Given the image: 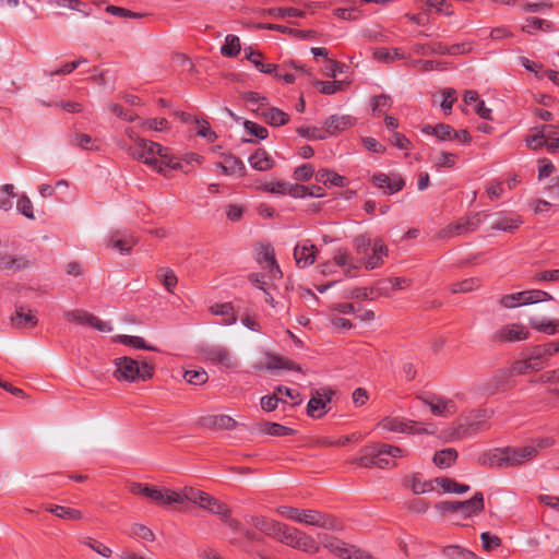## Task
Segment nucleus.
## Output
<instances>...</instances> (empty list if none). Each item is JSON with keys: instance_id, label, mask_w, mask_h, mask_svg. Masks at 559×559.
Wrapping results in <instances>:
<instances>
[{"instance_id": "4be33fe9", "label": "nucleus", "mask_w": 559, "mask_h": 559, "mask_svg": "<svg viewBox=\"0 0 559 559\" xmlns=\"http://www.w3.org/2000/svg\"><path fill=\"white\" fill-rule=\"evenodd\" d=\"M372 180L373 183L379 189H382L386 194H393L402 190L404 187V180L397 175L389 176L386 174L379 173L373 175Z\"/></svg>"}, {"instance_id": "b1692460", "label": "nucleus", "mask_w": 559, "mask_h": 559, "mask_svg": "<svg viewBox=\"0 0 559 559\" xmlns=\"http://www.w3.org/2000/svg\"><path fill=\"white\" fill-rule=\"evenodd\" d=\"M356 119L349 115H333L324 122V128L330 134L345 131L355 124Z\"/></svg>"}, {"instance_id": "7c9ffc66", "label": "nucleus", "mask_w": 559, "mask_h": 559, "mask_svg": "<svg viewBox=\"0 0 559 559\" xmlns=\"http://www.w3.org/2000/svg\"><path fill=\"white\" fill-rule=\"evenodd\" d=\"M388 249L382 240L377 239L372 245V254L367 258L365 267L367 270H374L383 263V258L386 257Z\"/></svg>"}, {"instance_id": "09e8293b", "label": "nucleus", "mask_w": 559, "mask_h": 559, "mask_svg": "<svg viewBox=\"0 0 559 559\" xmlns=\"http://www.w3.org/2000/svg\"><path fill=\"white\" fill-rule=\"evenodd\" d=\"M457 158L459 157L455 153L441 151L432 158L433 167L437 170H440L441 168H454Z\"/></svg>"}, {"instance_id": "603ef678", "label": "nucleus", "mask_w": 559, "mask_h": 559, "mask_svg": "<svg viewBox=\"0 0 559 559\" xmlns=\"http://www.w3.org/2000/svg\"><path fill=\"white\" fill-rule=\"evenodd\" d=\"M347 85L348 82L342 80L316 82L318 90L325 95H333L337 92L344 91Z\"/></svg>"}, {"instance_id": "13d9d810", "label": "nucleus", "mask_w": 559, "mask_h": 559, "mask_svg": "<svg viewBox=\"0 0 559 559\" xmlns=\"http://www.w3.org/2000/svg\"><path fill=\"white\" fill-rule=\"evenodd\" d=\"M373 56L377 60L383 62H393L404 58L403 53H401L397 48H379L374 51Z\"/></svg>"}, {"instance_id": "423d86ee", "label": "nucleus", "mask_w": 559, "mask_h": 559, "mask_svg": "<svg viewBox=\"0 0 559 559\" xmlns=\"http://www.w3.org/2000/svg\"><path fill=\"white\" fill-rule=\"evenodd\" d=\"M276 540L306 554L312 555L319 551V544L313 537L307 535L296 527L288 526L284 523Z\"/></svg>"}, {"instance_id": "39448f33", "label": "nucleus", "mask_w": 559, "mask_h": 559, "mask_svg": "<svg viewBox=\"0 0 559 559\" xmlns=\"http://www.w3.org/2000/svg\"><path fill=\"white\" fill-rule=\"evenodd\" d=\"M379 427L388 432L405 435H435L438 430L432 423L424 424L402 417H385L379 423Z\"/></svg>"}, {"instance_id": "4468645a", "label": "nucleus", "mask_w": 559, "mask_h": 559, "mask_svg": "<svg viewBox=\"0 0 559 559\" xmlns=\"http://www.w3.org/2000/svg\"><path fill=\"white\" fill-rule=\"evenodd\" d=\"M325 547L341 559H373L370 554L338 539L330 540L325 544Z\"/></svg>"}, {"instance_id": "f3484780", "label": "nucleus", "mask_w": 559, "mask_h": 559, "mask_svg": "<svg viewBox=\"0 0 559 559\" xmlns=\"http://www.w3.org/2000/svg\"><path fill=\"white\" fill-rule=\"evenodd\" d=\"M530 332L526 326L519 323L506 324L498 329L495 338L499 342H519L528 337Z\"/></svg>"}, {"instance_id": "de8ad7c7", "label": "nucleus", "mask_w": 559, "mask_h": 559, "mask_svg": "<svg viewBox=\"0 0 559 559\" xmlns=\"http://www.w3.org/2000/svg\"><path fill=\"white\" fill-rule=\"evenodd\" d=\"M457 459L456 450L452 448L438 451L433 455V463L440 468L450 467Z\"/></svg>"}, {"instance_id": "c85d7f7f", "label": "nucleus", "mask_w": 559, "mask_h": 559, "mask_svg": "<svg viewBox=\"0 0 559 559\" xmlns=\"http://www.w3.org/2000/svg\"><path fill=\"white\" fill-rule=\"evenodd\" d=\"M459 513L463 516H471L484 510V496L476 492L473 498L465 501H457Z\"/></svg>"}, {"instance_id": "c03bdc74", "label": "nucleus", "mask_w": 559, "mask_h": 559, "mask_svg": "<svg viewBox=\"0 0 559 559\" xmlns=\"http://www.w3.org/2000/svg\"><path fill=\"white\" fill-rule=\"evenodd\" d=\"M525 144L530 150L537 151L542 147L547 148V140L545 138L542 126L531 130V133L525 138Z\"/></svg>"}, {"instance_id": "6e6552de", "label": "nucleus", "mask_w": 559, "mask_h": 559, "mask_svg": "<svg viewBox=\"0 0 559 559\" xmlns=\"http://www.w3.org/2000/svg\"><path fill=\"white\" fill-rule=\"evenodd\" d=\"M554 297L547 292L540 289H531L501 297L500 304L506 308H514L518 306H526L537 304L545 300H551Z\"/></svg>"}, {"instance_id": "4c0bfd02", "label": "nucleus", "mask_w": 559, "mask_h": 559, "mask_svg": "<svg viewBox=\"0 0 559 559\" xmlns=\"http://www.w3.org/2000/svg\"><path fill=\"white\" fill-rule=\"evenodd\" d=\"M522 31L527 34H533L536 31L550 33L555 31V27L551 21L538 17H528L522 25Z\"/></svg>"}, {"instance_id": "20e7f679", "label": "nucleus", "mask_w": 559, "mask_h": 559, "mask_svg": "<svg viewBox=\"0 0 559 559\" xmlns=\"http://www.w3.org/2000/svg\"><path fill=\"white\" fill-rule=\"evenodd\" d=\"M115 377L119 381L136 382L145 381L153 376V367L145 361L139 362L135 359L123 356L115 360Z\"/></svg>"}, {"instance_id": "ea45409f", "label": "nucleus", "mask_w": 559, "mask_h": 559, "mask_svg": "<svg viewBox=\"0 0 559 559\" xmlns=\"http://www.w3.org/2000/svg\"><path fill=\"white\" fill-rule=\"evenodd\" d=\"M142 132H165L169 130V122L165 118H147L139 121Z\"/></svg>"}, {"instance_id": "774afa93", "label": "nucleus", "mask_w": 559, "mask_h": 559, "mask_svg": "<svg viewBox=\"0 0 559 559\" xmlns=\"http://www.w3.org/2000/svg\"><path fill=\"white\" fill-rule=\"evenodd\" d=\"M444 552L450 559H477L475 554L460 546H449Z\"/></svg>"}, {"instance_id": "6ab92c4d", "label": "nucleus", "mask_w": 559, "mask_h": 559, "mask_svg": "<svg viewBox=\"0 0 559 559\" xmlns=\"http://www.w3.org/2000/svg\"><path fill=\"white\" fill-rule=\"evenodd\" d=\"M317 248L310 240H304L295 246L294 259L299 267L311 265L316 261Z\"/></svg>"}, {"instance_id": "6e6d98bb", "label": "nucleus", "mask_w": 559, "mask_h": 559, "mask_svg": "<svg viewBox=\"0 0 559 559\" xmlns=\"http://www.w3.org/2000/svg\"><path fill=\"white\" fill-rule=\"evenodd\" d=\"M261 431L269 436L285 437L293 433V429L277 423H264L261 425Z\"/></svg>"}, {"instance_id": "1a4fd4ad", "label": "nucleus", "mask_w": 559, "mask_h": 559, "mask_svg": "<svg viewBox=\"0 0 559 559\" xmlns=\"http://www.w3.org/2000/svg\"><path fill=\"white\" fill-rule=\"evenodd\" d=\"M334 391L328 388L316 390L308 402L307 413L312 418H320L330 411Z\"/></svg>"}, {"instance_id": "3c124183", "label": "nucleus", "mask_w": 559, "mask_h": 559, "mask_svg": "<svg viewBox=\"0 0 559 559\" xmlns=\"http://www.w3.org/2000/svg\"><path fill=\"white\" fill-rule=\"evenodd\" d=\"M240 39L238 36L229 34L225 37L224 45L221 47V53L224 57L233 58L240 52Z\"/></svg>"}, {"instance_id": "393cba45", "label": "nucleus", "mask_w": 559, "mask_h": 559, "mask_svg": "<svg viewBox=\"0 0 559 559\" xmlns=\"http://www.w3.org/2000/svg\"><path fill=\"white\" fill-rule=\"evenodd\" d=\"M508 457L506 448H497L483 453L478 461L485 466H508Z\"/></svg>"}, {"instance_id": "a878e982", "label": "nucleus", "mask_w": 559, "mask_h": 559, "mask_svg": "<svg viewBox=\"0 0 559 559\" xmlns=\"http://www.w3.org/2000/svg\"><path fill=\"white\" fill-rule=\"evenodd\" d=\"M11 323L15 328H33L37 324V318L29 308L16 307L14 314L11 317Z\"/></svg>"}, {"instance_id": "f704fd0d", "label": "nucleus", "mask_w": 559, "mask_h": 559, "mask_svg": "<svg viewBox=\"0 0 559 559\" xmlns=\"http://www.w3.org/2000/svg\"><path fill=\"white\" fill-rule=\"evenodd\" d=\"M249 164L255 170L265 171L273 167L274 160L265 150L259 148L249 157Z\"/></svg>"}, {"instance_id": "e2e57ef3", "label": "nucleus", "mask_w": 559, "mask_h": 559, "mask_svg": "<svg viewBox=\"0 0 559 559\" xmlns=\"http://www.w3.org/2000/svg\"><path fill=\"white\" fill-rule=\"evenodd\" d=\"M534 329L548 335H554L559 331L557 323L549 319L531 320Z\"/></svg>"}, {"instance_id": "c9c22d12", "label": "nucleus", "mask_w": 559, "mask_h": 559, "mask_svg": "<svg viewBox=\"0 0 559 559\" xmlns=\"http://www.w3.org/2000/svg\"><path fill=\"white\" fill-rule=\"evenodd\" d=\"M316 180L322 182L328 187H340L343 188L347 185V179L344 176L336 174L333 170L320 169L316 173Z\"/></svg>"}, {"instance_id": "dca6fc26", "label": "nucleus", "mask_w": 559, "mask_h": 559, "mask_svg": "<svg viewBox=\"0 0 559 559\" xmlns=\"http://www.w3.org/2000/svg\"><path fill=\"white\" fill-rule=\"evenodd\" d=\"M258 116H260L266 123L273 127H281L289 121V116L285 111L270 107L269 103H261L259 107L252 109Z\"/></svg>"}, {"instance_id": "412c9836", "label": "nucleus", "mask_w": 559, "mask_h": 559, "mask_svg": "<svg viewBox=\"0 0 559 559\" xmlns=\"http://www.w3.org/2000/svg\"><path fill=\"white\" fill-rule=\"evenodd\" d=\"M254 368L258 370H280V369H288V370H297L300 371V367L295 365L293 361L284 359L282 357L266 354L263 360L257 362Z\"/></svg>"}, {"instance_id": "69168bd1", "label": "nucleus", "mask_w": 559, "mask_h": 559, "mask_svg": "<svg viewBox=\"0 0 559 559\" xmlns=\"http://www.w3.org/2000/svg\"><path fill=\"white\" fill-rule=\"evenodd\" d=\"M158 277L163 282L164 287L167 292L173 293L177 285V276L175 273L166 267H162L158 270Z\"/></svg>"}, {"instance_id": "4d7b16f0", "label": "nucleus", "mask_w": 559, "mask_h": 559, "mask_svg": "<svg viewBox=\"0 0 559 559\" xmlns=\"http://www.w3.org/2000/svg\"><path fill=\"white\" fill-rule=\"evenodd\" d=\"M205 491L195 489L193 487H185L182 490L178 491V496L180 497V501L176 502L177 504L183 503L186 500L190 501L194 504H200L201 498L203 497Z\"/></svg>"}, {"instance_id": "052dcab7", "label": "nucleus", "mask_w": 559, "mask_h": 559, "mask_svg": "<svg viewBox=\"0 0 559 559\" xmlns=\"http://www.w3.org/2000/svg\"><path fill=\"white\" fill-rule=\"evenodd\" d=\"M287 185L288 182L285 181L270 180L262 182L261 186H259V189L273 194L286 195Z\"/></svg>"}, {"instance_id": "9b49d317", "label": "nucleus", "mask_w": 559, "mask_h": 559, "mask_svg": "<svg viewBox=\"0 0 559 559\" xmlns=\"http://www.w3.org/2000/svg\"><path fill=\"white\" fill-rule=\"evenodd\" d=\"M64 317L70 322H75L82 325L93 328L102 333H108L112 331L110 322L103 321L96 316L84 310L68 311L64 313Z\"/></svg>"}, {"instance_id": "0eeeda50", "label": "nucleus", "mask_w": 559, "mask_h": 559, "mask_svg": "<svg viewBox=\"0 0 559 559\" xmlns=\"http://www.w3.org/2000/svg\"><path fill=\"white\" fill-rule=\"evenodd\" d=\"M360 267V262L354 259L347 251H338L335 253L333 260L325 261L319 265L320 272L323 275H333L341 269L345 276H354L355 271Z\"/></svg>"}, {"instance_id": "c756f323", "label": "nucleus", "mask_w": 559, "mask_h": 559, "mask_svg": "<svg viewBox=\"0 0 559 559\" xmlns=\"http://www.w3.org/2000/svg\"><path fill=\"white\" fill-rule=\"evenodd\" d=\"M210 312L223 318L222 324L231 325L237 322V316L231 302H217L210 307Z\"/></svg>"}, {"instance_id": "72a5a7b5", "label": "nucleus", "mask_w": 559, "mask_h": 559, "mask_svg": "<svg viewBox=\"0 0 559 559\" xmlns=\"http://www.w3.org/2000/svg\"><path fill=\"white\" fill-rule=\"evenodd\" d=\"M46 511L52 513L59 519L68 521H81L84 518L81 510L59 504H50L46 507Z\"/></svg>"}, {"instance_id": "8fccbe9b", "label": "nucleus", "mask_w": 559, "mask_h": 559, "mask_svg": "<svg viewBox=\"0 0 559 559\" xmlns=\"http://www.w3.org/2000/svg\"><path fill=\"white\" fill-rule=\"evenodd\" d=\"M116 341L123 345H127V346H130L133 348H138V349H145V350H150V352L156 350V347L146 344L144 338H142L141 336L118 335V336H116Z\"/></svg>"}, {"instance_id": "bf43d9fd", "label": "nucleus", "mask_w": 559, "mask_h": 559, "mask_svg": "<svg viewBox=\"0 0 559 559\" xmlns=\"http://www.w3.org/2000/svg\"><path fill=\"white\" fill-rule=\"evenodd\" d=\"M531 447L535 448V457L540 451L550 449L555 445L556 439L552 436H540L532 438L530 441Z\"/></svg>"}, {"instance_id": "bb28decb", "label": "nucleus", "mask_w": 559, "mask_h": 559, "mask_svg": "<svg viewBox=\"0 0 559 559\" xmlns=\"http://www.w3.org/2000/svg\"><path fill=\"white\" fill-rule=\"evenodd\" d=\"M420 131L426 135L436 136L441 142L453 141L454 129L450 124H424Z\"/></svg>"}, {"instance_id": "f8f14e48", "label": "nucleus", "mask_w": 559, "mask_h": 559, "mask_svg": "<svg viewBox=\"0 0 559 559\" xmlns=\"http://www.w3.org/2000/svg\"><path fill=\"white\" fill-rule=\"evenodd\" d=\"M257 262L267 272V277L277 280L282 277V271L275 260V252L269 243H261L257 250Z\"/></svg>"}, {"instance_id": "a18cd8bd", "label": "nucleus", "mask_w": 559, "mask_h": 559, "mask_svg": "<svg viewBox=\"0 0 559 559\" xmlns=\"http://www.w3.org/2000/svg\"><path fill=\"white\" fill-rule=\"evenodd\" d=\"M435 483L440 486L444 492L465 493L469 490L468 485L459 484L456 480L448 477H438Z\"/></svg>"}, {"instance_id": "aec40b11", "label": "nucleus", "mask_w": 559, "mask_h": 559, "mask_svg": "<svg viewBox=\"0 0 559 559\" xmlns=\"http://www.w3.org/2000/svg\"><path fill=\"white\" fill-rule=\"evenodd\" d=\"M246 521L253 525L258 531H260L264 535L272 537L274 539L277 538L283 525V523H280L265 516L250 515L246 518Z\"/></svg>"}, {"instance_id": "864d4df0", "label": "nucleus", "mask_w": 559, "mask_h": 559, "mask_svg": "<svg viewBox=\"0 0 559 559\" xmlns=\"http://www.w3.org/2000/svg\"><path fill=\"white\" fill-rule=\"evenodd\" d=\"M71 143L82 150L97 151L99 145L96 139L86 133H76L72 136Z\"/></svg>"}, {"instance_id": "2eb2a0df", "label": "nucleus", "mask_w": 559, "mask_h": 559, "mask_svg": "<svg viewBox=\"0 0 559 559\" xmlns=\"http://www.w3.org/2000/svg\"><path fill=\"white\" fill-rule=\"evenodd\" d=\"M204 357L214 362L222 365L225 368L234 369L237 367V359L233 356L229 349L222 345H212L203 350Z\"/></svg>"}, {"instance_id": "ddd939ff", "label": "nucleus", "mask_w": 559, "mask_h": 559, "mask_svg": "<svg viewBox=\"0 0 559 559\" xmlns=\"http://www.w3.org/2000/svg\"><path fill=\"white\" fill-rule=\"evenodd\" d=\"M435 416L448 417L456 413L457 406L452 399L432 394L419 399Z\"/></svg>"}, {"instance_id": "473e14b6", "label": "nucleus", "mask_w": 559, "mask_h": 559, "mask_svg": "<svg viewBox=\"0 0 559 559\" xmlns=\"http://www.w3.org/2000/svg\"><path fill=\"white\" fill-rule=\"evenodd\" d=\"M523 221L520 216L500 214L491 224L495 230L513 231L522 225Z\"/></svg>"}, {"instance_id": "f03ea898", "label": "nucleus", "mask_w": 559, "mask_h": 559, "mask_svg": "<svg viewBox=\"0 0 559 559\" xmlns=\"http://www.w3.org/2000/svg\"><path fill=\"white\" fill-rule=\"evenodd\" d=\"M406 454V451L402 448L386 443H376L366 447L357 462L364 467L386 468L395 465L392 462L393 459L404 457Z\"/></svg>"}, {"instance_id": "7ed1b4c3", "label": "nucleus", "mask_w": 559, "mask_h": 559, "mask_svg": "<svg viewBox=\"0 0 559 559\" xmlns=\"http://www.w3.org/2000/svg\"><path fill=\"white\" fill-rule=\"evenodd\" d=\"M276 513L287 520L316 526L324 530L336 528V522L331 516L312 509H297L288 506H281Z\"/></svg>"}, {"instance_id": "79ce46f5", "label": "nucleus", "mask_w": 559, "mask_h": 559, "mask_svg": "<svg viewBox=\"0 0 559 559\" xmlns=\"http://www.w3.org/2000/svg\"><path fill=\"white\" fill-rule=\"evenodd\" d=\"M493 415L492 409L484 408L475 411L468 417L469 427L474 432L485 428L487 420Z\"/></svg>"}, {"instance_id": "5fc2aeb1", "label": "nucleus", "mask_w": 559, "mask_h": 559, "mask_svg": "<svg viewBox=\"0 0 559 559\" xmlns=\"http://www.w3.org/2000/svg\"><path fill=\"white\" fill-rule=\"evenodd\" d=\"M16 197L14 193V186L7 183L0 187V210L9 211L13 206V199Z\"/></svg>"}, {"instance_id": "a19ab883", "label": "nucleus", "mask_w": 559, "mask_h": 559, "mask_svg": "<svg viewBox=\"0 0 559 559\" xmlns=\"http://www.w3.org/2000/svg\"><path fill=\"white\" fill-rule=\"evenodd\" d=\"M286 68H292L294 69L296 72H304V69L302 67L300 66H297L295 62H292V63H288V64H285L283 67H280L277 64H275V70L272 71V75L278 80V81H283L284 83L286 84H292L295 82L296 80V75L295 73L286 70Z\"/></svg>"}, {"instance_id": "49530a36", "label": "nucleus", "mask_w": 559, "mask_h": 559, "mask_svg": "<svg viewBox=\"0 0 559 559\" xmlns=\"http://www.w3.org/2000/svg\"><path fill=\"white\" fill-rule=\"evenodd\" d=\"M286 194L293 198H306V197H314L322 198L324 195L323 189L321 187L317 188V192H310L309 187L301 185H292L288 182Z\"/></svg>"}, {"instance_id": "e433bc0d", "label": "nucleus", "mask_w": 559, "mask_h": 559, "mask_svg": "<svg viewBox=\"0 0 559 559\" xmlns=\"http://www.w3.org/2000/svg\"><path fill=\"white\" fill-rule=\"evenodd\" d=\"M243 52L246 59L250 61L259 72L270 74L275 70L274 63H265L263 61V55L261 52L254 51L250 47L245 48Z\"/></svg>"}, {"instance_id": "5701e85b", "label": "nucleus", "mask_w": 559, "mask_h": 559, "mask_svg": "<svg viewBox=\"0 0 559 559\" xmlns=\"http://www.w3.org/2000/svg\"><path fill=\"white\" fill-rule=\"evenodd\" d=\"M147 499L159 507H167L180 501L178 491L168 488L160 489L157 487H152Z\"/></svg>"}, {"instance_id": "2f4dec72", "label": "nucleus", "mask_w": 559, "mask_h": 559, "mask_svg": "<svg viewBox=\"0 0 559 559\" xmlns=\"http://www.w3.org/2000/svg\"><path fill=\"white\" fill-rule=\"evenodd\" d=\"M29 265V260L22 255L0 254V270L16 272Z\"/></svg>"}, {"instance_id": "338daca9", "label": "nucleus", "mask_w": 559, "mask_h": 559, "mask_svg": "<svg viewBox=\"0 0 559 559\" xmlns=\"http://www.w3.org/2000/svg\"><path fill=\"white\" fill-rule=\"evenodd\" d=\"M130 535L145 542H153L155 536L153 532L145 525L135 523L130 528Z\"/></svg>"}, {"instance_id": "f257e3e1", "label": "nucleus", "mask_w": 559, "mask_h": 559, "mask_svg": "<svg viewBox=\"0 0 559 559\" xmlns=\"http://www.w3.org/2000/svg\"><path fill=\"white\" fill-rule=\"evenodd\" d=\"M129 152L134 158L164 176L180 167V159L168 147L151 140L136 138L135 145H131Z\"/></svg>"}, {"instance_id": "37998d69", "label": "nucleus", "mask_w": 559, "mask_h": 559, "mask_svg": "<svg viewBox=\"0 0 559 559\" xmlns=\"http://www.w3.org/2000/svg\"><path fill=\"white\" fill-rule=\"evenodd\" d=\"M542 128L547 140V151L551 154L559 153V124H544Z\"/></svg>"}, {"instance_id": "9d476101", "label": "nucleus", "mask_w": 559, "mask_h": 559, "mask_svg": "<svg viewBox=\"0 0 559 559\" xmlns=\"http://www.w3.org/2000/svg\"><path fill=\"white\" fill-rule=\"evenodd\" d=\"M136 242V237L127 229L114 230L105 239L107 248L118 250L123 255L130 254Z\"/></svg>"}, {"instance_id": "58836bf2", "label": "nucleus", "mask_w": 559, "mask_h": 559, "mask_svg": "<svg viewBox=\"0 0 559 559\" xmlns=\"http://www.w3.org/2000/svg\"><path fill=\"white\" fill-rule=\"evenodd\" d=\"M200 508L206 510L207 512L217 515L218 518L222 515V513L228 508V506L215 497L209 495L207 492H204L203 497L201 498V502L199 504Z\"/></svg>"}, {"instance_id": "a211bd4d", "label": "nucleus", "mask_w": 559, "mask_h": 559, "mask_svg": "<svg viewBox=\"0 0 559 559\" xmlns=\"http://www.w3.org/2000/svg\"><path fill=\"white\" fill-rule=\"evenodd\" d=\"M508 466H516L526 463L535 457V448L530 442L520 447H506Z\"/></svg>"}, {"instance_id": "cd10ccee", "label": "nucleus", "mask_w": 559, "mask_h": 559, "mask_svg": "<svg viewBox=\"0 0 559 559\" xmlns=\"http://www.w3.org/2000/svg\"><path fill=\"white\" fill-rule=\"evenodd\" d=\"M222 174L227 176L239 175L242 176L246 171L245 164L235 156H226L222 162L215 165Z\"/></svg>"}, {"instance_id": "680f3d73", "label": "nucleus", "mask_w": 559, "mask_h": 559, "mask_svg": "<svg viewBox=\"0 0 559 559\" xmlns=\"http://www.w3.org/2000/svg\"><path fill=\"white\" fill-rule=\"evenodd\" d=\"M480 282L477 278H466L461 282L454 283L451 286V293L457 294V293H468L473 292L477 287H479Z\"/></svg>"}, {"instance_id": "0e129e2a", "label": "nucleus", "mask_w": 559, "mask_h": 559, "mask_svg": "<svg viewBox=\"0 0 559 559\" xmlns=\"http://www.w3.org/2000/svg\"><path fill=\"white\" fill-rule=\"evenodd\" d=\"M275 390L280 396L287 400L286 404L299 405L302 402L300 393L296 390L283 385H278Z\"/></svg>"}]
</instances>
